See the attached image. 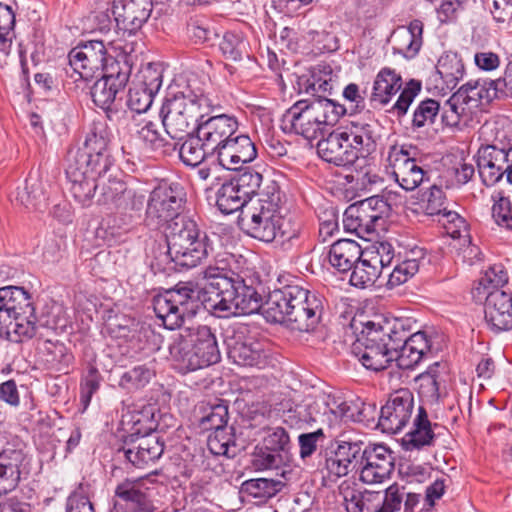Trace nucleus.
Returning <instances> with one entry per match:
<instances>
[{
  "instance_id": "1",
  "label": "nucleus",
  "mask_w": 512,
  "mask_h": 512,
  "mask_svg": "<svg viewBox=\"0 0 512 512\" xmlns=\"http://www.w3.org/2000/svg\"><path fill=\"white\" fill-rule=\"evenodd\" d=\"M203 277L207 280L203 289L192 282H181L154 298V312L167 329L179 328L201 306L220 318L250 315L261 309L262 296L233 271L209 265Z\"/></svg>"
},
{
  "instance_id": "2",
  "label": "nucleus",
  "mask_w": 512,
  "mask_h": 512,
  "mask_svg": "<svg viewBox=\"0 0 512 512\" xmlns=\"http://www.w3.org/2000/svg\"><path fill=\"white\" fill-rule=\"evenodd\" d=\"M215 104L196 80H189L180 92L167 98L161 108L162 124L172 139L182 140L195 130L201 120L213 111Z\"/></svg>"
},
{
  "instance_id": "3",
  "label": "nucleus",
  "mask_w": 512,
  "mask_h": 512,
  "mask_svg": "<svg viewBox=\"0 0 512 512\" xmlns=\"http://www.w3.org/2000/svg\"><path fill=\"white\" fill-rule=\"evenodd\" d=\"M283 195L275 182H270L256 198H250L240 212L238 223L250 237L271 243L281 231Z\"/></svg>"
},
{
  "instance_id": "4",
  "label": "nucleus",
  "mask_w": 512,
  "mask_h": 512,
  "mask_svg": "<svg viewBox=\"0 0 512 512\" xmlns=\"http://www.w3.org/2000/svg\"><path fill=\"white\" fill-rule=\"evenodd\" d=\"M403 322L394 318L368 321L362 336L353 345V352L367 369H385L394 360L395 346L404 338Z\"/></svg>"
},
{
  "instance_id": "5",
  "label": "nucleus",
  "mask_w": 512,
  "mask_h": 512,
  "mask_svg": "<svg viewBox=\"0 0 512 512\" xmlns=\"http://www.w3.org/2000/svg\"><path fill=\"white\" fill-rule=\"evenodd\" d=\"M347 108L328 98L294 103L282 117V129L312 141L323 135L327 127L335 125Z\"/></svg>"
},
{
  "instance_id": "6",
  "label": "nucleus",
  "mask_w": 512,
  "mask_h": 512,
  "mask_svg": "<svg viewBox=\"0 0 512 512\" xmlns=\"http://www.w3.org/2000/svg\"><path fill=\"white\" fill-rule=\"evenodd\" d=\"M31 294L23 287L0 288V338L13 342L31 339L37 329Z\"/></svg>"
},
{
  "instance_id": "7",
  "label": "nucleus",
  "mask_w": 512,
  "mask_h": 512,
  "mask_svg": "<svg viewBox=\"0 0 512 512\" xmlns=\"http://www.w3.org/2000/svg\"><path fill=\"white\" fill-rule=\"evenodd\" d=\"M110 44L115 50L122 51V59L110 60L106 72L93 84L91 97L94 104L106 113L107 119L113 121L118 114V95L125 89L131 74L130 54L134 47L132 43L118 41Z\"/></svg>"
},
{
  "instance_id": "8",
  "label": "nucleus",
  "mask_w": 512,
  "mask_h": 512,
  "mask_svg": "<svg viewBox=\"0 0 512 512\" xmlns=\"http://www.w3.org/2000/svg\"><path fill=\"white\" fill-rule=\"evenodd\" d=\"M165 236L168 256L181 267L197 266L212 250L207 235L201 233L197 223L187 216L169 223Z\"/></svg>"
},
{
  "instance_id": "9",
  "label": "nucleus",
  "mask_w": 512,
  "mask_h": 512,
  "mask_svg": "<svg viewBox=\"0 0 512 512\" xmlns=\"http://www.w3.org/2000/svg\"><path fill=\"white\" fill-rule=\"evenodd\" d=\"M156 408L154 405H146L133 416L134 432L130 435L142 434L137 446L124 450L125 458L136 468H144L154 464L163 454L165 444L160 436L155 433L158 423L155 419Z\"/></svg>"
},
{
  "instance_id": "10",
  "label": "nucleus",
  "mask_w": 512,
  "mask_h": 512,
  "mask_svg": "<svg viewBox=\"0 0 512 512\" xmlns=\"http://www.w3.org/2000/svg\"><path fill=\"white\" fill-rule=\"evenodd\" d=\"M512 125L497 131L495 143L481 147L477 153V167L482 183L493 186L499 182L504 174L506 180L512 184V143L510 134Z\"/></svg>"
},
{
  "instance_id": "11",
  "label": "nucleus",
  "mask_w": 512,
  "mask_h": 512,
  "mask_svg": "<svg viewBox=\"0 0 512 512\" xmlns=\"http://www.w3.org/2000/svg\"><path fill=\"white\" fill-rule=\"evenodd\" d=\"M390 205L379 196H372L350 205L344 213L343 225L346 231L366 238L378 229H383Z\"/></svg>"
},
{
  "instance_id": "12",
  "label": "nucleus",
  "mask_w": 512,
  "mask_h": 512,
  "mask_svg": "<svg viewBox=\"0 0 512 512\" xmlns=\"http://www.w3.org/2000/svg\"><path fill=\"white\" fill-rule=\"evenodd\" d=\"M155 487L142 477L125 478L115 489L109 512H157Z\"/></svg>"
},
{
  "instance_id": "13",
  "label": "nucleus",
  "mask_w": 512,
  "mask_h": 512,
  "mask_svg": "<svg viewBox=\"0 0 512 512\" xmlns=\"http://www.w3.org/2000/svg\"><path fill=\"white\" fill-rule=\"evenodd\" d=\"M111 139L112 132L106 121L94 120L83 145L75 151H70L68 159L96 166L99 170L110 171L113 165L109 148Z\"/></svg>"
},
{
  "instance_id": "14",
  "label": "nucleus",
  "mask_w": 512,
  "mask_h": 512,
  "mask_svg": "<svg viewBox=\"0 0 512 512\" xmlns=\"http://www.w3.org/2000/svg\"><path fill=\"white\" fill-rule=\"evenodd\" d=\"M344 135L350 149L355 151L356 166L361 170L357 174V180L363 183H377L380 177L373 171L368 155L376 150L378 133L375 124L366 122H352L344 130Z\"/></svg>"
},
{
  "instance_id": "15",
  "label": "nucleus",
  "mask_w": 512,
  "mask_h": 512,
  "mask_svg": "<svg viewBox=\"0 0 512 512\" xmlns=\"http://www.w3.org/2000/svg\"><path fill=\"white\" fill-rule=\"evenodd\" d=\"M183 189L178 184H160L154 188L147 201L145 221L148 226L160 228L182 217Z\"/></svg>"
},
{
  "instance_id": "16",
  "label": "nucleus",
  "mask_w": 512,
  "mask_h": 512,
  "mask_svg": "<svg viewBox=\"0 0 512 512\" xmlns=\"http://www.w3.org/2000/svg\"><path fill=\"white\" fill-rule=\"evenodd\" d=\"M292 301L288 328L299 332L313 331L321 321L324 312L323 297L295 284Z\"/></svg>"
},
{
  "instance_id": "17",
  "label": "nucleus",
  "mask_w": 512,
  "mask_h": 512,
  "mask_svg": "<svg viewBox=\"0 0 512 512\" xmlns=\"http://www.w3.org/2000/svg\"><path fill=\"white\" fill-rule=\"evenodd\" d=\"M116 57H108L103 41L92 40L74 47L68 54L69 65L79 78L89 80L104 74L111 59H122V51Z\"/></svg>"
},
{
  "instance_id": "18",
  "label": "nucleus",
  "mask_w": 512,
  "mask_h": 512,
  "mask_svg": "<svg viewBox=\"0 0 512 512\" xmlns=\"http://www.w3.org/2000/svg\"><path fill=\"white\" fill-rule=\"evenodd\" d=\"M109 171L99 170L96 166L68 159L66 177L69 191L74 200L82 207H89L93 203L100 181L106 179Z\"/></svg>"
},
{
  "instance_id": "19",
  "label": "nucleus",
  "mask_w": 512,
  "mask_h": 512,
  "mask_svg": "<svg viewBox=\"0 0 512 512\" xmlns=\"http://www.w3.org/2000/svg\"><path fill=\"white\" fill-rule=\"evenodd\" d=\"M414 409V396L407 388L391 393L379 412L377 427L388 434L401 432L410 422Z\"/></svg>"
},
{
  "instance_id": "20",
  "label": "nucleus",
  "mask_w": 512,
  "mask_h": 512,
  "mask_svg": "<svg viewBox=\"0 0 512 512\" xmlns=\"http://www.w3.org/2000/svg\"><path fill=\"white\" fill-rule=\"evenodd\" d=\"M411 150V146L393 145L388 152L390 175L405 191H413L418 188L426 175Z\"/></svg>"
},
{
  "instance_id": "21",
  "label": "nucleus",
  "mask_w": 512,
  "mask_h": 512,
  "mask_svg": "<svg viewBox=\"0 0 512 512\" xmlns=\"http://www.w3.org/2000/svg\"><path fill=\"white\" fill-rule=\"evenodd\" d=\"M224 344L228 358L239 366H257L265 357L263 343L249 335L243 326L227 330Z\"/></svg>"
},
{
  "instance_id": "22",
  "label": "nucleus",
  "mask_w": 512,
  "mask_h": 512,
  "mask_svg": "<svg viewBox=\"0 0 512 512\" xmlns=\"http://www.w3.org/2000/svg\"><path fill=\"white\" fill-rule=\"evenodd\" d=\"M211 156L226 170H239L257 157V149L251 138L239 131L223 143Z\"/></svg>"
},
{
  "instance_id": "23",
  "label": "nucleus",
  "mask_w": 512,
  "mask_h": 512,
  "mask_svg": "<svg viewBox=\"0 0 512 512\" xmlns=\"http://www.w3.org/2000/svg\"><path fill=\"white\" fill-rule=\"evenodd\" d=\"M152 0H113L111 11L118 30L134 35L149 19Z\"/></svg>"
},
{
  "instance_id": "24",
  "label": "nucleus",
  "mask_w": 512,
  "mask_h": 512,
  "mask_svg": "<svg viewBox=\"0 0 512 512\" xmlns=\"http://www.w3.org/2000/svg\"><path fill=\"white\" fill-rule=\"evenodd\" d=\"M395 319L404 324V339L395 346L394 360L400 368L409 369L417 365L431 351V341L423 331H417L410 335V319Z\"/></svg>"
},
{
  "instance_id": "25",
  "label": "nucleus",
  "mask_w": 512,
  "mask_h": 512,
  "mask_svg": "<svg viewBox=\"0 0 512 512\" xmlns=\"http://www.w3.org/2000/svg\"><path fill=\"white\" fill-rule=\"evenodd\" d=\"M28 474L29 462L23 449L6 445L0 452V495L13 491L22 475Z\"/></svg>"
},
{
  "instance_id": "26",
  "label": "nucleus",
  "mask_w": 512,
  "mask_h": 512,
  "mask_svg": "<svg viewBox=\"0 0 512 512\" xmlns=\"http://www.w3.org/2000/svg\"><path fill=\"white\" fill-rule=\"evenodd\" d=\"M393 470L392 451L384 445L368 444L360 469V480L365 484L382 483L390 477Z\"/></svg>"
},
{
  "instance_id": "27",
  "label": "nucleus",
  "mask_w": 512,
  "mask_h": 512,
  "mask_svg": "<svg viewBox=\"0 0 512 512\" xmlns=\"http://www.w3.org/2000/svg\"><path fill=\"white\" fill-rule=\"evenodd\" d=\"M239 130L238 119L233 115L211 116L198 125V135L211 154Z\"/></svg>"
},
{
  "instance_id": "28",
  "label": "nucleus",
  "mask_w": 512,
  "mask_h": 512,
  "mask_svg": "<svg viewBox=\"0 0 512 512\" xmlns=\"http://www.w3.org/2000/svg\"><path fill=\"white\" fill-rule=\"evenodd\" d=\"M501 91L498 79L490 81H468L453 94V101L461 104L471 115L483 104L490 103Z\"/></svg>"
},
{
  "instance_id": "29",
  "label": "nucleus",
  "mask_w": 512,
  "mask_h": 512,
  "mask_svg": "<svg viewBox=\"0 0 512 512\" xmlns=\"http://www.w3.org/2000/svg\"><path fill=\"white\" fill-rule=\"evenodd\" d=\"M485 320L495 332L512 329V296L502 290L495 289L486 296L484 304Z\"/></svg>"
},
{
  "instance_id": "30",
  "label": "nucleus",
  "mask_w": 512,
  "mask_h": 512,
  "mask_svg": "<svg viewBox=\"0 0 512 512\" xmlns=\"http://www.w3.org/2000/svg\"><path fill=\"white\" fill-rule=\"evenodd\" d=\"M191 345L188 361L194 369L210 366L220 360L216 337L210 327L199 326L191 334Z\"/></svg>"
},
{
  "instance_id": "31",
  "label": "nucleus",
  "mask_w": 512,
  "mask_h": 512,
  "mask_svg": "<svg viewBox=\"0 0 512 512\" xmlns=\"http://www.w3.org/2000/svg\"><path fill=\"white\" fill-rule=\"evenodd\" d=\"M317 153L324 161L335 166L356 164L355 151L350 149L344 131H333L317 143Z\"/></svg>"
},
{
  "instance_id": "32",
  "label": "nucleus",
  "mask_w": 512,
  "mask_h": 512,
  "mask_svg": "<svg viewBox=\"0 0 512 512\" xmlns=\"http://www.w3.org/2000/svg\"><path fill=\"white\" fill-rule=\"evenodd\" d=\"M294 291L295 284H291L269 293L266 302L261 307L262 314L267 322L283 324L288 327Z\"/></svg>"
},
{
  "instance_id": "33",
  "label": "nucleus",
  "mask_w": 512,
  "mask_h": 512,
  "mask_svg": "<svg viewBox=\"0 0 512 512\" xmlns=\"http://www.w3.org/2000/svg\"><path fill=\"white\" fill-rule=\"evenodd\" d=\"M423 23L413 20L408 27H401L392 34V49L406 59L414 58L422 46Z\"/></svg>"
},
{
  "instance_id": "34",
  "label": "nucleus",
  "mask_w": 512,
  "mask_h": 512,
  "mask_svg": "<svg viewBox=\"0 0 512 512\" xmlns=\"http://www.w3.org/2000/svg\"><path fill=\"white\" fill-rule=\"evenodd\" d=\"M434 428H438V424L432 425L425 408L420 406L413 428L403 438L406 450H420L423 447L432 446L436 437Z\"/></svg>"
},
{
  "instance_id": "35",
  "label": "nucleus",
  "mask_w": 512,
  "mask_h": 512,
  "mask_svg": "<svg viewBox=\"0 0 512 512\" xmlns=\"http://www.w3.org/2000/svg\"><path fill=\"white\" fill-rule=\"evenodd\" d=\"M285 486L281 480L273 478H253L241 484L240 494L242 498L256 505L265 504L276 496Z\"/></svg>"
},
{
  "instance_id": "36",
  "label": "nucleus",
  "mask_w": 512,
  "mask_h": 512,
  "mask_svg": "<svg viewBox=\"0 0 512 512\" xmlns=\"http://www.w3.org/2000/svg\"><path fill=\"white\" fill-rule=\"evenodd\" d=\"M363 253L356 241L339 239L330 247L329 262L339 272L346 273L360 260Z\"/></svg>"
},
{
  "instance_id": "37",
  "label": "nucleus",
  "mask_w": 512,
  "mask_h": 512,
  "mask_svg": "<svg viewBox=\"0 0 512 512\" xmlns=\"http://www.w3.org/2000/svg\"><path fill=\"white\" fill-rule=\"evenodd\" d=\"M402 86L403 81L400 74L394 69L382 68L375 78L371 101L382 106L387 105Z\"/></svg>"
},
{
  "instance_id": "38",
  "label": "nucleus",
  "mask_w": 512,
  "mask_h": 512,
  "mask_svg": "<svg viewBox=\"0 0 512 512\" xmlns=\"http://www.w3.org/2000/svg\"><path fill=\"white\" fill-rule=\"evenodd\" d=\"M45 199V185L38 173H30L15 196L16 202L26 208H37Z\"/></svg>"
},
{
  "instance_id": "39",
  "label": "nucleus",
  "mask_w": 512,
  "mask_h": 512,
  "mask_svg": "<svg viewBox=\"0 0 512 512\" xmlns=\"http://www.w3.org/2000/svg\"><path fill=\"white\" fill-rule=\"evenodd\" d=\"M436 70L443 84L449 90H453L458 85L465 73L462 59L453 52H447L439 58Z\"/></svg>"
},
{
  "instance_id": "40",
  "label": "nucleus",
  "mask_w": 512,
  "mask_h": 512,
  "mask_svg": "<svg viewBox=\"0 0 512 512\" xmlns=\"http://www.w3.org/2000/svg\"><path fill=\"white\" fill-rule=\"evenodd\" d=\"M38 349L51 368L62 371L64 374L68 373L73 356L63 343L44 340L38 343Z\"/></svg>"
},
{
  "instance_id": "41",
  "label": "nucleus",
  "mask_w": 512,
  "mask_h": 512,
  "mask_svg": "<svg viewBox=\"0 0 512 512\" xmlns=\"http://www.w3.org/2000/svg\"><path fill=\"white\" fill-rule=\"evenodd\" d=\"M248 201L249 199L242 195L240 189L230 180L218 190L216 204L222 213L231 214L238 210L241 212Z\"/></svg>"
},
{
  "instance_id": "42",
  "label": "nucleus",
  "mask_w": 512,
  "mask_h": 512,
  "mask_svg": "<svg viewBox=\"0 0 512 512\" xmlns=\"http://www.w3.org/2000/svg\"><path fill=\"white\" fill-rule=\"evenodd\" d=\"M263 444L276 453L289 465L293 462V444L288 431L283 427H275L269 430L263 439Z\"/></svg>"
},
{
  "instance_id": "43",
  "label": "nucleus",
  "mask_w": 512,
  "mask_h": 512,
  "mask_svg": "<svg viewBox=\"0 0 512 512\" xmlns=\"http://www.w3.org/2000/svg\"><path fill=\"white\" fill-rule=\"evenodd\" d=\"M406 489L393 483L386 489L375 491L376 512H398L402 508Z\"/></svg>"
},
{
  "instance_id": "44",
  "label": "nucleus",
  "mask_w": 512,
  "mask_h": 512,
  "mask_svg": "<svg viewBox=\"0 0 512 512\" xmlns=\"http://www.w3.org/2000/svg\"><path fill=\"white\" fill-rule=\"evenodd\" d=\"M411 254L415 257L405 258L397 263L393 270L387 274V285L390 288L397 287L408 281L419 269V257L423 256L422 250H412Z\"/></svg>"
},
{
  "instance_id": "45",
  "label": "nucleus",
  "mask_w": 512,
  "mask_h": 512,
  "mask_svg": "<svg viewBox=\"0 0 512 512\" xmlns=\"http://www.w3.org/2000/svg\"><path fill=\"white\" fill-rule=\"evenodd\" d=\"M179 156L185 165L196 167L200 165L206 157L211 156V152L197 134V137L189 135L182 143L179 149Z\"/></svg>"
},
{
  "instance_id": "46",
  "label": "nucleus",
  "mask_w": 512,
  "mask_h": 512,
  "mask_svg": "<svg viewBox=\"0 0 512 512\" xmlns=\"http://www.w3.org/2000/svg\"><path fill=\"white\" fill-rule=\"evenodd\" d=\"M350 275V283L355 287L366 288L375 283V281L382 275L381 271L376 268L366 257L365 253L362 254L360 260L352 267Z\"/></svg>"
},
{
  "instance_id": "47",
  "label": "nucleus",
  "mask_w": 512,
  "mask_h": 512,
  "mask_svg": "<svg viewBox=\"0 0 512 512\" xmlns=\"http://www.w3.org/2000/svg\"><path fill=\"white\" fill-rule=\"evenodd\" d=\"M335 445L341 452L340 456L344 457L346 463L349 462L350 469L360 472L368 443L361 440H341L336 441Z\"/></svg>"
},
{
  "instance_id": "48",
  "label": "nucleus",
  "mask_w": 512,
  "mask_h": 512,
  "mask_svg": "<svg viewBox=\"0 0 512 512\" xmlns=\"http://www.w3.org/2000/svg\"><path fill=\"white\" fill-rule=\"evenodd\" d=\"M99 187H101V193L98 198V203L106 205L112 210L118 203V198H121L128 188L127 184L121 179L113 177L111 170L106 174V179L100 181Z\"/></svg>"
},
{
  "instance_id": "49",
  "label": "nucleus",
  "mask_w": 512,
  "mask_h": 512,
  "mask_svg": "<svg viewBox=\"0 0 512 512\" xmlns=\"http://www.w3.org/2000/svg\"><path fill=\"white\" fill-rule=\"evenodd\" d=\"M228 406L224 403L211 405L204 410V414L199 418V427L204 431H217L227 426Z\"/></svg>"
},
{
  "instance_id": "50",
  "label": "nucleus",
  "mask_w": 512,
  "mask_h": 512,
  "mask_svg": "<svg viewBox=\"0 0 512 512\" xmlns=\"http://www.w3.org/2000/svg\"><path fill=\"white\" fill-rule=\"evenodd\" d=\"M163 70L160 64L148 63L143 66L136 81L133 83L153 94H157L162 86Z\"/></svg>"
},
{
  "instance_id": "51",
  "label": "nucleus",
  "mask_w": 512,
  "mask_h": 512,
  "mask_svg": "<svg viewBox=\"0 0 512 512\" xmlns=\"http://www.w3.org/2000/svg\"><path fill=\"white\" fill-rule=\"evenodd\" d=\"M439 111L440 104L438 101L430 98L421 101L413 113V129L432 126L438 117Z\"/></svg>"
},
{
  "instance_id": "52",
  "label": "nucleus",
  "mask_w": 512,
  "mask_h": 512,
  "mask_svg": "<svg viewBox=\"0 0 512 512\" xmlns=\"http://www.w3.org/2000/svg\"><path fill=\"white\" fill-rule=\"evenodd\" d=\"M15 13L8 5L0 3V51L10 52L14 38Z\"/></svg>"
},
{
  "instance_id": "53",
  "label": "nucleus",
  "mask_w": 512,
  "mask_h": 512,
  "mask_svg": "<svg viewBox=\"0 0 512 512\" xmlns=\"http://www.w3.org/2000/svg\"><path fill=\"white\" fill-rule=\"evenodd\" d=\"M219 48L223 56L227 60L240 61L244 55H247V43L243 37L233 32H227L224 34Z\"/></svg>"
},
{
  "instance_id": "54",
  "label": "nucleus",
  "mask_w": 512,
  "mask_h": 512,
  "mask_svg": "<svg viewBox=\"0 0 512 512\" xmlns=\"http://www.w3.org/2000/svg\"><path fill=\"white\" fill-rule=\"evenodd\" d=\"M364 253L381 273L392 264L395 257L394 247L387 241L376 242L371 248L364 251Z\"/></svg>"
},
{
  "instance_id": "55",
  "label": "nucleus",
  "mask_w": 512,
  "mask_h": 512,
  "mask_svg": "<svg viewBox=\"0 0 512 512\" xmlns=\"http://www.w3.org/2000/svg\"><path fill=\"white\" fill-rule=\"evenodd\" d=\"M207 445L210 453L214 455L228 457L235 455V451H231V448L235 447V441L232 434L227 432V426L209 435Z\"/></svg>"
},
{
  "instance_id": "56",
  "label": "nucleus",
  "mask_w": 512,
  "mask_h": 512,
  "mask_svg": "<svg viewBox=\"0 0 512 512\" xmlns=\"http://www.w3.org/2000/svg\"><path fill=\"white\" fill-rule=\"evenodd\" d=\"M446 196L441 187L431 186L423 193L420 206L426 215L438 216L445 211Z\"/></svg>"
},
{
  "instance_id": "57",
  "label": "nucleus",
  "mask_w": 512,
  "mask_h": 512,
  "mask_svg": "<svg viewBox=\"0 0 512 512\" xmlns=\"http://www.w3.org/2000/svg\"><path fill=\"white\" fill-rule=\"evenodd\" d=\"M252 464L257 470L279 469L290 466L276 453L270 451L264 444L261 447H255L252 455Z\"/></svg>"
},
{
  "instance_id": "58",
  "label": "nucleus",
  "mask_w": 512,
  "mask_h": 512,
  "mask_svg": "<svg viewBox=\"0 0 512 512\" xmlns=\"http://www.w3.org/2000/svg\"><path fill=\"white\" fill-rule=\"evenodd\" d=\"M144 198L142 193L128 187L121 198H118L119 201L113 210L131 219L132 212H138L142 209Z\"/></svg>"
},
{
  "instance_id": "59",
  "label": "nucleus",
  "mask_w": 512,
  "mask_h": 512,
  "mask_svg": "<svg viewBox=\"0 0 512 512\" xmlns=\"http://www.w3.org/2000/svg\"><path fill=\"white\" fill-rule=\"evenodd\" d=\"M362 402L363 400L359 397L350 400H341L340 397L328 395L327 405H332L333 407H331L330 410L335 412V408L341 417L356 422V419H359L358 414Z\"/></svg>"
},
{
  "instance_id": "60",
  "label": "nucleus",
  "mask_w": 512,
  "mask_h": 512,
  "mask_svg": "<svg viewBox=\"0 0 512 512\" xmlns=\"http://www.w3.org/2000/svg\"><path fill=\"white\" fill-rule=\"evenodd\" d=\"M154 96L155 94L132 84L128 91L126 104L131 111L144 113L152 105Z\"/></svg>"
},
{
  "instance_id": "61",
  "label": "nucleus",
  "mask_w": 512,
  "mask_h": 512,
  "mask_svg": "<svg viewBox=\"0 0 512 512\" xmlns=\"http://www.w3.org/2000/svg\"><path fill=\"white\" fill-rule=\"evenodd\" d=\"M262 180V174L254 170L243 171L232 179L236 187L242 192V195H245L248 199L257 197L254 194L260 187Z\"/></svg>"
},
{
  "instance_id": "62",
  "label": "nucleus",
  "mask_w": 512,
  "mask_h": 512,
  "mask_svg": "<svg viewBox=\"0 0 512 512\" xmlns=\"http://www.w3.org/2000/svg\"><path fill=\"white\" fill-rule=\"evenodd\" d=\"M341 452L337 447L331 445L325 452V468L328 471L329 476L343 477L350 473L352 470L346 463L344 457H341Z\"/></svg>"
},
{
  "instance_id": "63",
  "label": "nucleus",
  "mask_w": 512,
  "mask_h": 512,
  "mask_svg": "<svg viewBox=\"0 0 512 512\" xmlns=\"http://www.w3.org/2000/svg\"><path fill=\"white\" fill-rule=\"evenodd\" d=\"M325 434L322 429L313 432L301 433L298 436L299 457L302 461L311 458L318 449V444L323 441Z\"/></svg>"
},
{
  "instance_id": "64",
  "label": "nucleus",
  "mask_w": 512,
  "mask_h": 512,
  "mask_svg": "<svg viewBox=\"0 0 512 512\" xmlns=\"http://www.w3.org/2000/svg\"><path fill=\"white\" fill-rule=\"evenodd\" d=\"M421 91V83L417 80H410L406 86L402 89L398 96L395 104L393 105V111L400 117L407 113L410 105L414 101L415 97Z\"/></svg>"
}]
</instances>
